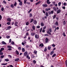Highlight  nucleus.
<instances>
[{
  "label": "nucleus",
  "instance_id": "obj_60",
  "mask_svg": "<svg viewBox=\"0 0 67 67\" xmlns=\"http://www.w3.org/2000/svg\"><path fill=\"white\" fill-rule=\"evenodd\" d=\"M8 51H12V49L11 48H8Z\"/></svg>",
  "mask_w": 67,
  "mask_h": 67
},
{
  "label": "nucleus",
  "instance_id": "obj_54",
  "mask_svg": "<svg viewBox=\"0 0 67 67\" xmlns=\"http://www.w3.org/2000/svg\"><path fill=\"white\" fill-rule=\"evenodd\" d=\"M37 29H40V26L38 25L37 26Z\"/></svg>",
  "mask_w": 67,
  "mask_h": 67
},
{
  "label": "nucleus",
  "instance_id": "obj_3",
  "mask_svg": "<svg viewBox=\"0 0 67 67\" xmlns=\"http://www.w3.org/2000/svg\"><path fill=\"white\" fill-rule=\"evenodd\" d=\"M35 32H32L31 33V35L32 36H34L35 35Z\"/></svg>",
  "mask_w": 67,
  "mask_h": 67
},
{
  "label": "nucleus",
  "instance_id": "obj_43",
  "mask_svg": "<svg viewBox=\"0 0 67 67\" xmlns=\"http://www.w3.org/2000/svg\"><path fill=\"white\" fill-rule=\"evenodd\" d=\"M33 62L35 64H36V61L35 60H34L33 61Z\"/></svg>",
  "mask_w": 67,
  "mask_h": 67
},
{
  "label": "nucleus",
  "instance_id": "obj_29",
  "mask_svg": "<svg viewBox=\"0 0 67 67\" xmlns=\"http://www.w3.org/2000/svg\"><path fill=\"white\" fill-rule=\"evenodd\" d=\"M56 17V15H54L53 17V19H54Z\"/></svg>",
  "mask_w": 67,
  "mask_h": 67
},
{
  "label": "nucleus",
  "instance_id": "obj_23",
  "mask_svg": "<svg viewBox=\"0 0 67 67\" xmlns=\"http://www.w3.org/2000/svg\"><path fill=\"white\" fill-rule=\"evenodd\" d=\"M22 1H21L19 3V5H22Z\"/></svg>",
  "mask_w": 67,
  "mask_h": 67
},
{
  "label": "nucleus",
  "instance_id": "obj_53",
  "mask_svg": "<svg viewBox=\"0 0 67 67\" xmlns=\"http://www.w3.org/2000/svg\"><path fill=\"white\" fill-rule=\"evenodd\" d=\"M7 29H11V26H9L7 27Z\"/></svg>",
  "mask_w": 67,
  "mask_h": 67
},
{
  "label": "nucleus",
  "instance_id": "obj_16",
  "mask_svg": "<svg viewBox=\"0 0 67 67\" xmlns=\"http://www.w3.org/2000/svg\"><path fill=\"white\" fill-rule=\"evenodd\" d=\"M26 57L27 58H28L29 59H30V57L29 56V54H27V55L26 56Z\"/></svg>",
  "mask_w": 67,
  "mask_h": 67
},
{
  "label": "nucleus",
  "instance_id": "obj_1",
  "mask_svg": "<svg viewBox=\"0 0 67 67\" xmlns=\"http://www.w3.org/2000/svg\"><path fill=\"white\" fill-rule=\"evenodd\" d=\"M14 24L15 26H17V27L19 25V23L17 21L15 22L14 23Z\"/></svg>",
  "mask_w": 67,
  "mask_h": 67
},
{
  "label": "nucleus",
  "instance_id": "obj_61",
  "mask_svg": "<svg viewBox=\"0 0 67 67\" xmlns=\"http://www.w3.org/2000/svg\"><path fill=\"white\" fill-rule=\"evenodd\" d=\"M52 46L53 47H55V45L54 44H53L52 45Z\"/></svg>",
  "mask_w": 67,
  "mask_h": 67
},
{
  "label": "nucleus",
  "instance_id": "obj_52",
  "mask_svg": "<svg viewBox=\"0 0 67 67\" xmlns=\"http://www.w3.org/2000/svg\"><path fill=\"white\" fill-rule=\"evenodd\" d=\"M1 10L2 11H3V10H4V8H2L1 9Z\"/></svg>",
  "mask_w": 67,
  "mask_h": 67
},
{
  "label": "nucleus",
  "instance_id": "obj_27",
  "mask_svg": "<svg viewBox=\"0 0 67 67\" xmlns=\"http://www.w3.org/2000/svg\"><path fill=\"white\" fill-rule=\"evenodd\" d=\"M26 25H29V22L27 21L26 23Z\"/></svg>",
  "mask_w": 67,
  "mask_h": 67
},
{
  "label": "nucleus",
  "instance_id": "obj_9",
  "mask_svg": "<svg viewBox=\"0 0 67 67\" xmlns=\"http://www.w3.org/2000/svg\"><path fill=\"white\" fill-rule=\"evenodd\" d=\"M34 24H37V21H36V20H34Z\"/></svg>",
  "mask_w": 67,
  "mask_h": 67
},
{
  "label": "nucleus",
  "instance_id": "obj_64",
  "mask_svg": "<svg viewBox=\"0 0 67 67\" xmlns=\"http://www.w3.org/2000/svg\"><path fill=\"white\" fill-rule=\"evenodd\" d=\"M1 49L2 51H3V50H4V48H2Z\"/></svg>",
  "mask_w": 67,
  "mask_h": 67
},
{
  "label": "nucleus",
  "instance_id": "obj_39",
  "mask_svg": "<svg viewBox=\"0 0 67 67\" xmlns=\"http://www.w3.org/2000/svg\"><path fill=\"white\" fill-rule=\"evenodd\" d=\"M11 44H12V45H14V42L13 41H12L11 43Z\"/></svg>",
  "mask_w": 67,
  "mask_h": 67
},
{
  "label": "nucleus",
  "instance_id": "obj_31",
  "mask_svg": "<svg viewBox=\"0 0 67 67\" xmlns=\"http://www.w3.org/2000/svg\"><path fill=\"white\" fill-rule=\"evenodd\" d=\"M46 15L47 16H48V14L47 12H46Z\"/></svg>",
  "mask_w": 67,
  "mask_h": 67
},
{
  "label": "nucleus",
  "instance_id": "obj_15",
  "mask_svg": "<svg viewBox=\"0 0 67 67\" xmlns=\"http://www.w3.org/2000/svg\"><path fill=\"white\" fill-rule=\"evenodd\" d=\"M41 1H39L38 2L36 3L35 4V5H37V4H40V3H41Z\"/></svg>",
  "mask_w": 67,
  "mask_h": 67
},
{
  "label": "nucleus",
  "instance_id": "obj_41",
  "mask_svg": "<svg viewBox=\"0 0 67 67\" xmlns=\"http://www.w3.org/2000/svg\"><path fill=\"white\" fill-rule=\"evenodd\" d=\"M11 7L12 8H14V5H13V4H12L11 5Z\"/></svg>",
  "mask_w": 67,
  "mask_h": 67
},
{
  "label": "nucleus",
  "instance_id": "obj_10",
  "mask_svg": "<svg viewBox=\"0 0 67 67\" xmlns=\"http://www.w3.org/2000/svg\"><path fill=\"white\" fill-rule=\"evenodd\" d=\"M19 58H16L15 60V62H18V61H19Z\"/></svg>",
  "mask_w": 67,
  "mask_h": 67
},
{
  "label": "nucleus",
  "instance_id": "obj_19",
  "mask_svg": "<svg viewBox=\"0 0 67 67\" xmlns=\"http://www.w3.org/2000/svg\"><path fill=\"white\" fill-rule=\"evenodd\" d=\"M2 43L4 45H5L7 44V43L5 42H4V41H2Z\"/></svg>",
  "mask_w": 67,
  "mask_h": 67
},
{
  "label": "nucleus",
  "instance_id": "obj_4",
  "mask_svg": "<svg viewBox=\"0 0 67 67\" xmlns=\"http://www.w3.org/2000/svg\"><path fill=\"white\" fill-rule=\"evenodd\" d=\"M35 38H37V39H38L39 38V36L38 35H35Z\"/></svg>",
  "mask_w": 67,
  "mask_h": 67
},
{
  "label": "nucleus",
  "instance_id": "obj_50",
  "mask_svg": "<svg viewBox=\"0 0 67 67\" xmlns=\"http://www.w3.org/2000/svg\"><path fill=\"white\" fill-rule=\"evenodd\" d=\"M26 36H29V32H27L26 34Z\"/></svg>",
  "mask_w": 67,
  "mask_h": 67
},
{
  "label": "nucleus",
  "instance_id": "obj_12",
  "mask_svg": "<svg viewBox=\"0 0 67 67\" xmlns=\"http://www.w3.org/2000/svg\"><path fill=\"white\" fill-rule=\"evenodd\" d=\"M32 29L34 30V31H35V26L34 25L32 26Z\"/></svg>",
  "mask_w": 67,
  "mask_h": 67
},
{
  "label": "nucleus",
  "instance_id": "obj_20",
  "mask_svg": "<svg viewBox=\"0 0 67 67\" xmlns=\"http://www.w3.org/2000/svg\"><path fill=\"white\" fill-rule=\"evenodd\" d=\"M46 43H47V42L48 41V39L47 38H46Z\"/></svg>",
  "mask_w": 67,
  "mask_h": 67
},
{
  "label": "nucleus",
  "instance_id": "obj_45",
  "mask_svg": "<svg viewBox=\"0 0 67 67\" xmlns=\"http://www.w3.org/2000/svg\"><path fill=\"white\" fill-rule=\"evenodd\" d=\"M24 4H26V1H27V0H24Z\"/></svg>",
  "mask_w": 67,
  "mask_h": 67
},
{
  "label": "nucleus",
  "instance_id": "obj_36",
  "mask_svg": "<svg viewBox=\"0 0 67 67\" xmlns=\"http://www.w3.org/2000/svg\"><path fill=\"white\" fill-rule=\"evenodd\" d=\"M53 8L54 9V10L55 11H56L57 10V9H56V8H55V7H54Z\"/></svg>",
  "mask_w": 67,
  "mask_h": 67
},
{
  "label": "nucleus",
  "instance_id": "obj_47",
  "mask_svg": "<svg viewBox=\"0 0 67 67\" xmlns=\"http://www.w3.org/2000/svg\"><path fill=\"white\" fill-rule=\"evenodd\" d=\"M65 64H66V66H67V60H66L65 61Z\"/></svg>",
  "mask_w": 67,
  "mask_h": 67
},
{
  "label": "nucleus",
  "instance_id": "obj_46",
  "mask_svg": "<svg viewBox=\"0 0 67 67\" xmlns=\"http://www.w3.org/2000/svg\"><path fill=\"white\" fill-rule=\"evenodd\" d=\"M4 56V55H2L1 56V58H3Z\"/></svg>",
  "mask_w": 67,
  "mask_h": 67
},
{
  "label": "nucleus",
  "instance_id": "obj_2",
  "mask_svg": "<svg viewBox=\"0 0 67 67\" xmlns=\"http://www.w3.org/2000/svg\"><path fill=\"white\" fill-rule=\"evenodd\" d=\"M7 22H11V18H8L7 19Z\"/></svg>",
  "mask_w": 67,
  "mask_h": 67
},
{
  "label": "nucleus",
  "instance_id": "obj_51",
  "mask_svg": "<svg viewBox=\"0 0 67 67\" xmlns=\"http://www.w3.org/2000/svg\"><path fill=\"white\" fill-rule=\"evenodd\" d=\"M17 4V3H16V2H15V3L14 4V6H15L16 5V4Z\"/></svg>",
  "mask_w": 67,
  "mask_h": 67
},
{
  "label": "nucleus",
  "instance_id": "obj_17",
  "mask_svg": "<svg viewBox=\"0 0 67 67\" xmlns=\"http://www.w3.org/2000/svg\"><path fill=\"white\" fill-rule=\"evenodd\" d=\"M16 54H17V55H19V51H18L16 50Z\"/></svg>",
  "mask_w": 67,
  "mask_h": 67
},
{
  "label": "nucleus",
  "instance_id": "obj_42",
  "mask_svg": "<svg viewBox=\"0 0 67 67\" xmlns=\"http://www.w3.org/2000/svg\"><path fill=\"white\" fill-rule=\"evenodd\" d=\"M32 13L30 14V15H29V17L31 18V17H32Z\"/></svg>",
  "mask_w": 67,
  "mask_h": 67
},
{
  "label": "nucleus",
  "instance_id": "obj_38",
  "mask_svg": "<svg viewBox=\"0 0 67 67\" xmlns=\"http://www.w3.org/2000/svg\"><path fill=\"white\" fill-rule=\"evenodd\" d=\"M66 21H64L63 25H66Z\"/></svg>",
  "mask_w": 67,
  "mask_h": 67
},
{
  "label": "nucleus",
  "instance_id": "obj_32",
  "mask_svg": "<svg viewBox=\"0 0 67 67\" xmlns=\"http://www.w3.org/2000/svg\"><path fill=\"white\" fill-rule=\"evenodd\" d=\"M63 35L64 36H66V35H65V32H63Z\"/></svg>",
  "mask_w": 67,
  "mask_h": 67
},
{
  "label": "nucleus",
  "instance_id": "obj_5",
  "mask_svg": "<svg viewBox=\"0 0 67 67\" xmlns=\"http://www.w3.org/2000/svg\"><path fill=\"white\" fill-rule=\"evenodd\" d=\"M27 55V52H24V56H26Z\"/></svg>",
  "mask_w": 67,
  "mask_h": 67
},
{
  "label": "nucleus",
  "instance_id": "obj_40",
  "mask_svg": "<svg viewBox=\"0 0 67 67\" xmlns=\"http://www.w3.org/2000/svg\"><path fill=\"white\" fill-rule=\"evenodd\" d=\"M7 47L8 48H12V46L9 45L7 46Z\"/></svg>",
  "mask_w": 67,
  "mask_h": 67
},
{
  "label": "nucleus",
  "instance_id": "obj_37",
  "mask_svg": "<svg viewBox=\"0 0 67 67\" xmlns=\"http://www.w3.org/2000/svg\"><path fill=\"white\" fill-rule=\"evenodd\" d=\"M11 24V23L10 22H8L7 23V24L8 25H10V24Z\"/></svg>",
  "mask_w": 67,
  "mask_h": 67
},
{
  "label": "nucleus",
  "instance_id": "obj_25",
  "mask_svg": "<svg viewBox=\"0 0 67 67\" xmlns=\"http://www.w3.org/2000/svg\"><path fill=\"white\" fill-rule=\"evenodd\" d=\"M31 57L32 58H34L35 57L34 56V55L33 54L31 55Z\"/></svg>",
  "mask_w": 67,
  "mask_h": 67
},
{
  "label": "nucleus",
  "instance_id": "obj_62",
  "mask_svg": "<svg viewBox=\"0 0 67 67\" xmlns=\"http://www.w3.org/2000/svg\"><path fill=\"white\" fill-rule=\"evenodd\" d=\"M3 2L5 4H6L7 3V2L5 1H3Z\"/></svg>",
  "mask_w": 67,
  "mask_h": 67
},
{
  "label": "nucleus",
  "instance_id": "obj_24",
  "mask_svg": "<svg viewBox=\"0 0 67 67\" xmlns=\"http://www.w3.org/2000/svg\"><path fill=\"white\" fill-rule=\"evenodd\" d=\"M39 46L40 47H41H41H43L44 46V45H43V44H40V45Z\"/></svg>",
  "mask_w": 67,
  "mask_h": 67
},
{
  "label": "nucleus",
  "instance_id": "obj_30",
  "mask_svg": "<svg viewBox=\"0 0 67 67\" xmlns=\"http://www.w3.org/2000/svg\"><path fill=\"white\" fill-rule=\"evenodd\" d=\"M47 48H46V47L44 49V52H46V51H47Z\"/></svg>",
  "mask_w": 67,
  "mask_h": 67
},
{
  "label": "nucleus",
  "instance_id": "obj_6",
  "mask_svg": "<svg viewBox=\"0 0 67 67\" xmlns=\"http://www.w3.org/2000/svg\"><path fill=\"white\" fill-rule=\"evenodd\" d=\"M42 6L43 7H47V5L46 4H43L42 5Z\"/></svg>",
  "mask_w": 67,
  "mask_h": 67
},
{
  "label": "nucleus",
  "instance_id": "obj_63",
  "mask_svg": "<svg viewBox=\"0 0 67 67\" xmlns=\"http://www.w3.org/2000/svg\"><path fill=\"white\" fill-rule=\"evenodd\" d=\"M9 43H11V42L12 40L11 39H10V40H9Z\"/></svg>",
  "mask_w": 67,
  "mask_h": 67
},
{
  "label": "nucleus",
  "instance_id": "obj_22",
  "mask_svg": "<svg viewBox=\"0 0 67 67\" xmlns=\"http://www.w3.org/2000/svg\"><path fill=\"white\" fill-rule=\"evenodd\" d=\"M41 24L42 26H43L44 25V23L43 22L41 23Z\"/></svg>",
  "mask_w": 67,
  "mask_h": 67
},
{
  "label": "nucleus",
  "instance_id": "obj_59",
  "mask_svg": "<svg viewBox=\"0 0 67 67\" xmlns=\"http://www.w3.org/2000/svg\"><path fill=\"white\" fill-rule=\"evenodd\" d=\"M62 8L63 9H64V10H65V9H66V7H65V6L62 7Z\"/></svg>",
  "mask_w": 67,
  "mask_h": 67
},
{
  "label": "nucleus",
  "instance_id": "obj_33",
  "mask_svg": "<svg viewBox=\"0 0 67 67\" xmlns=\"http://www.w3.org/2000/svg\"><path fill=\"white\" fill-rule=\"evenodd\" d=\"M56 54L55 53H54L53 54V55L52 56V57H54L55 56H56Z\"/></svg>",
  "mask_w": 67,
  "mask_h": 67
},
{
  "label": "nucleus",
  "instance_id": "obj_34",
  "mask_svg": "<svg viewBox=\"0 0 67 67\" xmlns=\"http://www.w3.org/2000/svg\"><path fill=\"white\" fill-rule=\"evenodd\" d=\"M5 60L6 62H9V59H5Z\"/></svg>",
  "mask_w": 67,
  "mask_h": 67
},
{
  "label": "nucleus",
  "instance_id": "obj_48",
  "mask_svg": "<svg viewBox=\"0 0 67 67\" xmlns=\"http://www.w3.org/2000/svg\"><path fill=\"white\" fill-rule=\"evenodd\" d=\"M7 64L6 63H2V65H7Z\"/></svg>",
  "mask_w": 67,
  "mask_h": 67
},
{
  "label": "nucleus",
  "instance_id": "obj_11",
  "mask_svg": "<svg viewBox=\"0 0 67 67\" xmlns=\"http://www.w3.org/2000/svg\"><path fill=\"white\" fill-rule=\"evenodd\" d=\"M50 10H51L50 8H49L48 9L46 8L45 9V11H49Z\"/></svg>",
  "mask_w": 67,
  "mask_h": 67
},
{
  "label": "nucleus",
  "instance_id": "obj_49",
  "mask_svg": "<svg viewBox=\"0 0 67 67\" xmlns=\"http://www.w3.org/2000/svg\"><path fill=\"white\" fill-rule=\"evenodd\" d=\"M2 19V16H1V15L0 14V21Z\"/></svg>",
  "mask_w": 67,
  "mask_h": 67
},
{
  "label": "nucleus",
  "instance_id": "obj_35",
  "mask_svg": "<svg viewBox=\"0 0 67 67\" xmlns=\"http://www.w3.org/2000/svg\"><path fill=\"white\" fill-rule=\"evenodd\" d=\"M51 47L50 46H48V50H50V49H51Z\"/></svg>",
  "mask_w": 67,
  "mask_h": 67
},
{
  "label": "nucleus",
  "instance_id": "obj_18",
  "mask_svg": "<svg viewBox=\"0 0 67 67\" xmlns=\"http://www.w3.org/2000/svg\"><path fill=\"white\" fill-rule=\"evenodd\" d=\"M54 53V51H52L50 53V55H53V54Z\"/></svg>",
  "mask_w": 67,
  "mask_h": 67
},
{
  "label": "nucleus",
  "instance_id": "obj_14",
  "mask_svg": "<svg viewBox=\"0 0 67 67\" xmlns=\"http://www.w3.org/2000/svg\"><path fill=\"white\" fill-rule=\"evenodd\" d=\"M37 51L36 50H35L33 52V53L35 54H37Z\"/></svg>",
  "mask_w": 67,
  "mask_h": 67
},
{
  "label": "nucleus",
  "instance_id": "obj_13",
  "mask_svg": "<svg viewBox=\"0 0 67 67\" xmlns=\"http://www.w3.org/2000/svg\"><path fill=\"white\" fill-rule=\"evenodd\" d=\"M47 4H50L51 2H49V0H47Z\"/></svg>",
  "mask_w": 67,
  "mask_h": 67
},
{
  "label": "nucleus",
  "instance_id": "obj_57",
  "mask_svg": "<svg viewBox=\"0 0 67 67\" xmlns=\"http://www.w3.org/2000/svg\"><path fill=\"white\" fill-rule=\"evenodd\" d=\"M3 55V52H0V55Z\"/></svg>",
  "mask_w": 67,
  "mask_h": 67
},
{
  "label": "nucleus",
  "instance_id": "obj_58",
  "mask_svg": "<svg viewBox=\"0 0 67 67\" xmlns=\"http://www.w3.org/2000/svg\"><path fill=\"white\" fill-rule=\"evenodd\" d=\"M45 30L44 29H43L42 30V32L43 33H45Z\"/></svg>",
  "mask_w": 67,
  "mask_h": 67
},
{
  "label": "nucleus",
  "instance_id": "obj_55",
  "mask_svg": "<svg viewBox=\"0 0 67 67\" xmlns=\"http://www.w3.org/2000/svg\"><path fill=\"white\" fill-rule=\"evenodd\" d=\"M64 5H67V4L66 3H63Z\"/></svg>",
  "mask_w": 67,
  "mask_h": 67
},
{
  "label": "nucleus",
  "instance_id": "obj_21",
  "mask_svg": "<svg viewBox=\"0 0 67 67\" xmlns=\"http://www.w3.org/2000/svg\"><path fill=\"white\" fill-rule=\"evenodd\" d=\"M23 52H24L25 50V49L24 48H23L22 49Z\"/></svg>",
  "mask_w": 67,
  "mask_h": 67
},
{
  "label": "nucleus",
  "instance_id": "obj_7",
  "mask_svg": "<svg viewBox=\"0 0 67 67\" xmlns=\"http://www.w3.org/2000/svg\"><path fill=\"white\" fill-rule=\"evenodd\" d=\"M60 12H61V10H60V9L58 10L57 11V14L59 13H60Z\"/></svg>",
  "mask_w": 67,
  "mask_h": 67
},
{
  "label": "nucleus",
  "instance_id": "obj_44",
  "mask_svg": "<svg viewBox=\"0 0 67 67\" xmlns=\"http://www.w3.org/2000/svg\"><path fill=\"white\" fill-rule=\"evenodd\" d=\"M61 2H59L58 3V5L59 6H60V5H61Z\"/></svg>",
  "mask_w": 67,
  "mask_h": 67
},
{
  "label": "nucleus",
  "instance_id": "obj_56",
  "mask_svg": "<svg viewBox=\"0 0 67 67\" xmlns=\"http://www.w3.org/2000/svg\"><path fill=\"white\" fill-rule=\"evenodd\" d=\"M18 49L19 50H21V48L20 47H19L18 48Z\"/></svg>",
  "mask_w": 67,
  "mask_h": 67
},
{
  "label": "nucleus",
  "instance_id": "obj_8",
  "mask_svg": "<svg viewBox=\"0 0 67 67\" xmlns=\"http://www.w3.org/2000/svg\"><path fill=\"white\" fill-rule=\"evenodd\" d=\"M55 25L58 26V23L57 21H56L55 23Z\"/></svg>",
  "mask_w": 67,
  "mask_h": 67
},
{
  "label": "nucleus",
  "instance_id": "obj_26",
  "mask_svg": "<svg viewBox=\"0 0 67 67\" xmlns=\"http://www.w3.org/2000/svg\"><path fill=\"white\" fill-rule=\"evenodd\" d=\"M34 21V19H32L30 20V23H32V22H33V21Z\"/></svg>",
  "mask_w": 67,
  "mask_h": 67
},
{
  "label": "nucleus",
  "instance_id": "obj_28",
  "mask_svg": "<svg viewBox=\"0 0 67 67\" xmlns=\"http://www.w3.org/2000/svg\"><path fill=\"white\" fill-rule=\"evenodd\" d=\"M49 32H52V28H49Z\"/></svg>",
  "mask_w": 67,
  "mask_h": 67
}]
</instances>
